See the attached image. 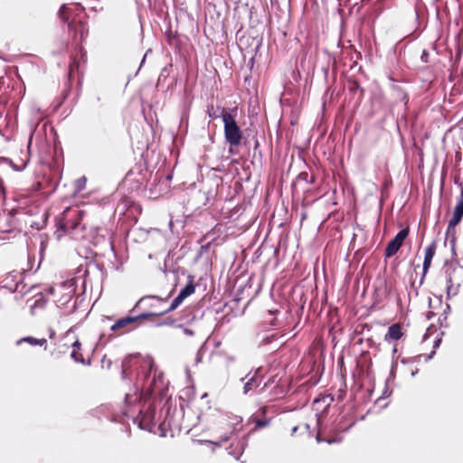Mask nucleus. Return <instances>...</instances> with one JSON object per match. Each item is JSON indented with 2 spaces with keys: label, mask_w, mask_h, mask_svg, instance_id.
I'll return each mask as SVG.
<instances>
[{
  "label": "nucleus",
  "mask_w": 463,
  "mask_h": 463,
  "mask_svg": "<svg viewBox=\"0 0 463 463\" xmlns=\"http://www.w3.org/2000/svg\"><path fill=\"white\" fill-rule=\"evenodd\" d=\"M133 365L137 366V378L143 381V388L146 389L147 393L161 392L164 390L165 385L164 373L158 370L151 356L140 357L137 355L125 359L122 363L124 377L127 375L128 368Z\"/></svg>",
  "instance_id": "nucleus-1"
},
{
  "label": "nucleus",
  "mask_w": 463,
  "mask_h": 463,
  "mask_svg": "<svg viewBox=\"0 0 463 463\" xmlns=\"http://www.w3.org/2000/svg\"><path fill=\"white\" fill-rule=\"evenodd\" d=\"M85 212L78 206L67 207L55 219V231L53 235L56 240H61L65 235H70L78 239L80 232L86 229L85 223H82Z\"/></svg>",
  "instance_id": "nucleus-2"
},
{
  "label": "nucleus",
  "mask_w": 463,
  "mask_h": 463,
  "mask_svg": "<svg viewBox=\"0 0 463 463\" xmlns=\"http://www.w3.org/2000/svg\"><path fill=\"white\" fill-rule=\"evenodd\" d=\"M68 29L77 51V53L71 57L69 67V77L71 79L75 72L80 71V66L86 62V52L81 43L88 35L89 27L86 21L74 17L69 22Z\"/></svg>",
  "instance_id": "nucleus-3"
},
{
  "label": "nucleus",
  "mask_w": 463,
  "mask_h": 463,
  "mask_svg": "<svg viewBox=\"0 0 463 463\" xmlns=\"http://www.w3.org/2000/svg\"><path fill=\"white\" fill-rule=\"evenodd\" d=\"M243 428L242 418L233 413H228L220 417L216 422L214 431L218 442L228 440L232 435L240 432Z\"/></svg>",
  "instance_id": "nucleus-4"
},
{
  "label": "nucleus",
  "mask_w": 463,
  "mask_h": 463,
  "mask_svg": "<svg viewBox=\"0 0 463 463\" xmlns=\"http://www.w3.org/2000/svg\"><path fill=\"white\" fill-rule=\"evenodd\" d=\"M223 122V132L226 143L230 146L229 152L232 153L233 146H239L243 137L242 130L232 116L225 109H222L221 114Z\"/></svg>",
  "instance_id": "nucleus-5"
},
{
  "label": "nucleus",
  "mask_w": 463,
  "mask_h": 463,
  "mask_svg": "<svg viewBox=\"0 0 463 463\" xmlns=\"http://www.w3.org/2000/svg\"><path fill=\"white\" fill-rule=\"evenodd\" d=\"M195 290V286L194 284V278L189 276V282L186 286L181 289L178 296L174 298L169 307L162 310H156L155 315L160 317L165 314L175 310L187 297L192 295Z\"/></svg>",
  "instance_id": "nucleus-6"
},
{
  "label": "nucleus",
  "mask_w": 463,
  "mask_h": 463,
  "mask_svg": "<svg viewBox=\"0 0 463 463\" xmlns=\"http://www.w3.org/2000/svg\"><path fill=\"white\" fill-rule=\"evenodd\" d=\"M151 317H157L156 315H155V311L142 313L136 317H122V318L117 320L115 322V324H113L110 326V330L114 331V332L122 330V332L120 334H123V333L128 331L130 329V326L132 325H134L137 321L148 319Z\"/></svg>",
  "instance_id": "nucleus-7"
},
{
  "label": "nucleus",
  "mask_w": 463,
  "mask_h": 463,
  "mask_svg": "<svg viewBox=\"0 0 463 463\" xmlns=\"http://www.w3.org/2000/svg\"><path fill=\"white\" fill-rule=\"evenodd\" d=\"M409 233L410 229L406 227L401 230L395 237L388 242L384 251L385 258H391L398 252L404 240L409 236Z\"/></svg>",
  "instance_id": "nucleus-8"
},
{
  "label": "nucleus",
  "mask_w": 463,
  "mask_h": 463,
  "mask_svg": "<svg viewBox=\"0 0 463 463\" xmlns=\"http://www.w3.org/2000/svg\"><path fill=\"white\" fill-rule=\"evenodd\" d=\"M463 218V187L460 193V199L458 200L452 218L449 222L447 234L451 233L453 240H455V227L461 222Z\"/></svg>",
  "instance_id": "nucleus-9"
},
{
  "label": "nucleus",
  "mask_w": 463,
  "mask_h": 463,
  "mask_svg": "<svg viewBox=\"0 0 463 463\" xmlns=\"http://www.w3.org/2000/svg\"><path fill=\"white\" fill-rule=\"evenodd\" d=\"M437 241H433L425 250L424 260H423V272L426 273L431 266L432 259L436 253Z\"/></svg>",
  "instance_id": "nucleus-10"
},
{
  "label": "nucleus",
  "mask_w": 463,
  "mask_h": 463,
  "mask_svg": "<svg viewBox=\"0 0 463 463\" xmlns=\"http://www.w3.org/2000/svg\"><path fill=\"white\" fill-rule=\"evenodd\" d=\"M245 449V442L242 440H236L232 442L227 449L229 455L232 456L236 460H239L243 454Z\"/></svg>",
  "instance_id": "nucleus-11"
},
{
  "label": "nucleus",
  "mask_w": 463,
  "mask_h": 463,
  "mask_svg": "<svg viewBox=\"0 0 463 463\" xmlns=\"http://www.w3.org/2000/svg\"><path fill=\"white\" fill-rule=\"evenodd\" d=\"M402 335L403 332L402 326L400 324H393L389 327L388 332L385 335V340H399Z\"/></svg>",
  "instance_id": "nucleus-12"
},
{
  "label": "nucleus",
  "mask_w": 463,
  "mask_h": 463,
  "mask_svg": "<svg viewBox=\"0 0 463 463\" xmlns=\"http://www.w3.org/2000/svg\"><path fill=\"white\" fill-rule=\"evenodd\" d=\"M71 346H72V350L71 353V357L75 362L85 364V359H84L82 354L80 353L81 343L77 339L72 343Z\"/></svg>",
  "instance_id": "nucleus-13"
},
{
  "label": "nucleus",
  "mask_w": 463,
  "mask_h": 463,
  "mask_svg": "<svg viewBox=\"0 0 463 463\" xmlns=\"http://www.w3.org/2000/svg\"><path fill=\"white\" fill-rule=\"evenodd\" d=\"M20 279L21 274H14V272H10L4 280L6 283L5 287H8L10 289L16 290Z\"/></svg>",
  "instance_id": "nucleus-14"
},
{
  "label": "nucleus",
  "mask_w": 463,
  "mask_h": 463,
  "mask_svg": "<svg viewBox=\"0 0 463 463\" xmlns=\"http://www.w3.org/2000/svg\"><path fill=\"white\" fill-rule=\"evenodd\" d=\"M446 283H447L446 288H447L448 297L456 296L458 292L459 284L454 283L453 279L450 276H449L447 278Z\"/></svg>",
  "instance_id": "nucleus-15"
},
{
  "label": "nucleus",
  "mask_w": 463,
  "mask_h": 463,
  "mask_svg": "<svg viewBox=\"0 0 463 463\" xmlns=\"http://www.w3.org/2000/svg\"><path fill=\"white\" fill-rule=\"evenodd\" d=\"M22 342H26L32 345L43 346V345H46L47 340L45 338L38 339V338H35L33 336H27V337H24V338L18 340L17 345H20Z\"/></svg>",
  "instance_id": "nucleus-16"
},
{
  "label": "nucleus",
  "mask_w": 463,
  "mask_h": 463,
  "mask_svg": "<svg viewBox=\"0 0 463 463\" xmlns=\"http://www.w3.org/2000/svg\"><path fill=\"white\" fill-rule=\"evenodd\" d=\"M71 13V9L70 7H68L66 5H62L58 13L59 18L62 22L69 24V22H71L70 21Z\"/></svg>",
  "instance_id": "nucleus-17"
},
{
  "label": "nucleus",
  "mask_w": 463,
  "mask_h": 463,
  "mask_svg": "<svg viewBox=\"0 0 463 463\" xmlns=\"http://www.w3.org/2000/svg\"><path fill=\"white\" fill-rule=\"evenodd\" d=\"M250 421L255 424V427L253 428L252 430H256L269 426L270 420L268 419H259L257 417H251L250 419Z\"/></svg>",
  "instance_id": "nucleus-18"
},
{
  "label": "nucleus",
  "mask_w": 463,
  "mask_h": 463,
  "mask_svg": "<svg viewBox=\"0 0 463 463\" xmlns=\"http://www.w3.org/2000/svg\"><path fill=\"white\" fill-rule=\"evenodd\" d=\"M305 182L307 184H314L315 183V176L312 175L310 178H309V175L307 172L306 171H303L301 173L298 174V175L297 176V179H296V182Z\"/></svg>",
  "instance_id": "nucleus-19"
},
{
  "label": "nucleus",
  "mask_w": 463,
  "mask_h": 463,
  "mask_svg": "<svg viewBox=\"0 0 463 463\" xmlns=\"http://www.w3.org/2000/svg\"><path fill=\"white\" fill-rule=\"evenodd\" d=\"M348 90L351 93L355 94L357 91H360V96H363L364 90L361 88L359 82L357 80H349Z\"/></svg>",
  "instance_id": "nucleus-20"
},
{
  "label": "nucleus",
  "mask_w": 463,
  "mask_h": 463,
  "mask_svg": "<svg viewBox=\"0 0 463 463\" xmlns=\"http://www.w3.org/2000/svg\"><path fill=\"white\" fill-rule=\"evenodd\" d=\"M140 414L142 415V420L148 423L154 417V408L150 406L145 413L143 410H140Z\"/></svg>",
  "instance_id": "nucleus-21"
},
{
  "label": "nucleus",
  "mask_w": 463,
  "mask_h": 463,
  "mask_svg": "<svg viewBox=\"0 0 463 463\" xmlns=\"http://www.w3.org/2000/svg\"><path fill=\"white\" fill-rule=\"evenodd\" d=\"M259 385V383L257 381L256 378L252 377L251 379H250L244 385V392H248L251 390H253L254 388H256L257 386Z\"/></svg>",
  "instance_id": "nucleus-22"
},
{
  "label": "nucleus",
  "mask_w": 463,
  "mask_h": 463,
  "mask_svg": "<svg viewBox=\"0 0 463 463\" xmlns=\"http://www.w3.org/2000/svg\"><path fill=\"white\" fill-rule=\"evenodd\" d=\"M146 299H156L157 301H165L163 298H160L158 297H154V296H151V297H145V298H142L136 305V307H138L140 304H142Z\"/></svg>",
  "instance_id": "nucleus-23"
},
{
  "label": "nucleus",
  "mask_w": 463,
  "mask_h": 463,
  "mask_svg": "<svg viewBox=\"0 0 463 463\" xmlns=\"http://www.w3.org/2000/svg\"><path fill=\"white\" fill-rule=\"evenodd\" d=\"M326 400H328L327 405H329V403H330L334 399H333V397H331L330 395H327V396H322V398H317V399H315L314 403H318V402H320L321 401L326 402Z\"/></svg>",
  "instance_id": "nucleus-24"
},
{
  "label": "nucleus",
  "mask_w": 463,
  "mask_h": 463,
  "mask_svg": "<svg viewBox=\"0 0 463 463\" xmlns=\"http://www.w3.org/2000/svg\"><path fill=\"white\" fill-rule=\"evenodd\" d=\"M101 364H102V367H107V368H109L110 364H111V361L109 359H107V356L104 355L102 360H101Z\"/></svg>",
  "instance_id": "nucleus-25"
},
{
  "label": "nucleus",
  "mask_w": 463,
  "mask_h": 463,
  "mask_svg": "<svg viewBox=\"0 0 463 463\" xmlns=\"http://www.w3.org/2000/svg\"><path fill=\"white\" fill-rule=\"evenodd\" d=\"M5 197V187L2 180H0V197Z\"/></svg>",
  "instance_id": "nucleus-26"
},
{
  "label": "nucleus",
  "mask_w": 463,
  "mask_h": 463,
  "mask_svg": "<svg viewBox=\"0 0 463 463\" xmlns=\"http://www.w3.org/2000/svg\"><path fill=\"white\" fill-rule=\"evenodd\" d=\"M75 9H76V11H80V12H83L84 11V7L80 4H76L75 5Z\"/></svg>",
  "instance_id": "nucleus-27"
},
{
  "label": "nucleus",
  "mask_w": 463,
  "mask_h": 463,
  "mask_svg": "<svg viewBox=\"0 0 463 463\" xmlns=\"http://www.w3.org/2000/svg\"><path fill=\"white\" fill-rule=\"evenodd\" d=\"M68 48V43H62V50H67Z\"/></svg>",
  "instance_id": "nucleus-28"
},
{
  "label": "nucleus",
  "mask_w": 463,
  "mask_h": 463,
  "mask_svg": "<svg viewBox=\"0 0 463 463\" xmlns=\"http://www.w3.org/2000/svg\"><path fill=\"white\" fill-rule=\"evenodd\" d=\"M295 431H297V427H294V428L292 429V432H295Z\"/></svg>",
  "instance_id": "nucleus-29"
},
{
  "label": "nucleus",
  "mask_w": 463,
  "mask_h": 463,
  "mask_svg": "<svg viewBox=\"0 0 463 463\" xmlns=\"http://www.w3.org/2000/svg\"><path fill=\"white\" fill-rule=\"evenodd\" d=\"M259 146V142L256 141L255 146L257 147Z\"/></svg>",
  "instance_id": "nucleus-30"
}]
</instances>
